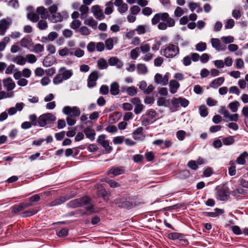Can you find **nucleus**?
Returning <instances> with one entry per match:
<instances>
[{
  "label": "nucleus",
  "instance_id": "1",
  "mask_svg": "<svg viewBox=\"0 0 248 248\" xmlns=\"http://www.w3.org/2000/svg\"><path fill=\"white\" fill-rule=\"evenodd\" d=\"M153 25L158 24L157 28L160 30H165L168 27H173L175 25V20L168 13L155 14L151 19Z\"/></svg>",
  "mask_w": 248,
  "mask_h": 248
},
{
  "label": "nucleus",
  "instance_id": "2",
  "mask_svg": "<svg viewBox=\"0 0 248 248\" xmlns=\"http://www.w3.org/2000/svg\"><path fill=\"white\" fill-rule=\"evenodd\" d=\"M160 52L167 58H173L179 54V48L177 45L169 44L162 46Z\"/></svg>",
  "mask_w": 248,
  "mask_h": 248
},
{
  "label": "nucleus",
  "instance_id": "3",
  "mask_svg": "<svg viewBox=\"0 0 248 248\" xmlns=\"http://www.w3.org/2000/svg\"><path fill=\"white\" fill-rule=\"evenodd\" d=\"M73 73L72 70H67L64 67L60 68L58 73L55 76L53 79L54 84L57 85L62 82L63 80L69 79L73 75Z\"/></svg>",
  "mask_w": 248,
  "mask_h": 248
},
{
  "label": "nucleus",
  "instance_id": "4",
  "mask_svg": "<svg viewBox=\"0 0 248 248\" xmlns=\"http://www.w3.org/2000/svg\"><path fill=\"white\" fill-rule=\"evenodd\" d=\"M69 205L73 208L84 206L87 210L89 211H92L93 209V205L90 202V199L88 197H84L74 200L70 202Z\"/></svg>",
  "mask_w": 248,
  "mask_h": 248
},
{
  "label": "nucleus",
  "instance_id": "5",
  "mask_svg": "<svg viewBox=\"0 0 248 248\" xmlns=\"http://www.w3.org/2000/svg\"><path fill=\"white\" fill-rule=\"evenodd\" d=\"M215 197L219 201H225L228 200L230 198V192L229 188L223 185L216 188Z\"/></svg>",
  "mask_w": 248,
  "mask_h": 248
},
{
  "label": "nucleus",
  "instance_id": "6",
  "mask_svg": "<svg viewBox=\"0 0 248 248\" xmlns=\"http://www.w3.org/2000/svg\"><path fill=\"white\" fill-rule=\"evenodd\" d=\"M56 120V117L51 113H46L39 117V126L44 127L47 124H52Z\"/></svg>",
  "mask_w": 248,
  "mask_h": 248
},
{
  "label": "nucleus",
  "instance_id": "7",
  "mask_svg": "<svg viewBox=\"0 0 248 248\" xmlns=\"http://www.w3.org/2000/svg\"><path fill=\"white\" fill-rule=\"evenodd\" d=\"M62 112L70 117H78L80 115V110L77 106H65L62 108Z\"/></svg>",
  "mask_w": 248,
  "mask_h": 248
},
{
  "label": "nucleus",
  "instance_id": "8",
  "mask_svg": "<svg viewBox=\"0 0 248 248\" xmlns=\"http://www.w3.org/2000/svg\"><path fill=\"white\" fill-rule=\"evenodd\" d=\"M170 74L169 72L166 73L164 76L161 74L157 73L155 76V82L163 86L167 85L169 83Z\"/></svg>",
  "mask_w": 248,
  "mask_h": 248
},
{
  "label": "nucleus",
  "instance_id": "9",
  "mask_svg": "<svg viewBox=\"0 0 248 248\" xmlns=\"http://www.w3.org/2000/svg\"><path fill=\"white\" fill-rule=\"evenodd\" d=\"M68 17V14L65 11L62 12H57L53 14L50 16V20L52 22H58L62 21L64 18H67Z\"/></svg>",
  "mask_w": 248,
  "mask_h": 248
},
{
  "label": "nucleus",
  "instance_id": "10",
  "mask_svg": "<svg viewBox=\"0 0 248 248\" xmlns=\"http://www.w3.org/2000/svg\"><path fill=\"white\" fill-rule=\"evenodd\" d=\"M130 102L135 106L134 110V113L137 115L140 114L144 108L140 99L138 97H134L130 100Z\"/></svg>",
  "mask_w": 248,
  "mask_h": 248
},
{
  "label": "nucleus",
  "instance_id": "11",
  "mask_svg": "<svg viewBox=\"0 0 248 248\" xmlns=\"http://www.w3.org/2000/svg\"><path fill=\"white\" fill-rule=\"evenodd\" d=\"M106 136L104 135H100L97 140L98 143L101 145L105 149L106 153H110L112 148L109 145V141L106 139Z\"/></svg>",
  "mask_w": 248,
  "mask_h": 248
},
{
  "label": "nucleus",
  "instance_id": "12",
  "mask_svg": "<svg viewBox=\"0 0 248 248\" xmlns=\"http://www.w3.org/2000/svg\"><path fill=\"white\" fill-rule=\"evenodd\" d=\"M92 11L96 19L102 20L105 17L103 10L98 5H94L92 7Z\"/></svg>",
  "mask_w": 248,
  "mask_h": 248
},
{
  "label": "nucleus",
  "instance_id": "13",
  "mask_svg": "<svg viewBox=\"0 0 248 248\" xmlns=\"http://www.w3.org/2000/svg\"><path fill=\"white\" fill-rule=\"evenodd\" d=\"M12 24V20L10 18H4L0 20V35H3L6 30L9 28Z\"/></svg>",
  "mask_w": 248,
  "mask_h": 248
},
{
  "label": "nucleus",
  "instance_id": "14",
  "mask_svg": "<svg viewBox=\"0 0 248 248\" xmlns=\"http://www.w3.org/2000/svg\"><path fill=\"white\" fill-rule=\"evenodd\" d=\"M31 206H32V204L31 202H23L19 204H16L11 207V212L15 214L18 213L23 210L24 209Z\"/></svg>",
  "mask_w": 248,
  "mask_h": 248
},
{
  "label": "nucleus",
  "instance_id": "15",
  "mask_svg": "<svg viewBox=\"0 0 248 248\" xmlns=\"http://www.w3.org/2000/svg\"><path fill=\"white\" fill-rule=\"evenodd\" d=\"M3 85L7 91L13 90L16 87V84L11 78H7L3 80Z\"/></svg>",
  "mask_w": 248,
  "mask_h": 248
},
{
  "label": "nucleus",
  "instance_id": "16",
  "mask_svg": "<svg viewBox=\"0 0 248 248\" xmlns=\"http://www.w3.org/2000/svg\"><path fill=\"white\" fill-rule=\"evenodd\" d=\"M98 78V72L94 71L92 72L89 76L88 78V86L92 88L96 85V81Z\"/></svg>",
  "mask_w": 248,
  "mask_h": 248
},
{
  "label": "nucleus",
  "instance_id": "17",
  "mask_svg": "<svg viewBox=\"0 0 248 248\" xmlns=\"http://www.w3.org/2000/svg\"><path fill=\"white\" fill-rule=\"evenodd\" d=\"M125 170L124 167H113L111 168L108 172V174H112L113 176H117L124 173Z\"/></svg>",
  "mask_w": 248,
  "mask_h": 248
},
{
  "label": "nucleus",
  "instance_id": "18",
  "mask_svg": "<svg viewBox=\"0 0 248 248\" xmlns=\"http://www.w3.org/2000/svg\"><path fill=\"white\" fill-rule=\"evenodd\" d=\"M180 86V84L177 80L174 79L170 80L169 84L170 93L172 94L176 93Z\"/></svg>",
  "mask_w": 248,
  "mask_h": 248
},
{
  "label": "nucleus",
  "instance_id": "19",
  "mask_svg": "<svg viewBox=\"0 0 248 248\" xmlns=\"http://www.w3.org/2000/svg\"><path fill=\"white\" fill-rule=\"evenodd\" d=\"M231 194L237 199H240L247 194V192L243 188L239 187L231 191Z\"/></svg>",
  "mask_w": 248,
  "mask_h": 248
},
{
  "label": "nucleus",
  "instance_id": "20",
  "mask_svg": "<svg viewBox=\"0 0 248 248\" xmlns=\"http://www.w3.org/2000/svg\"><path fill=\"white\" fill-rule=\"evenodd\" d=\"M108 63L110 66H115L117 68H121L123 66V62L116 57L110 58Z\"/></svg>",
  "mask_w": 248,
  "mask_h": 248
},
{
  "label": "nucleus",
  "instance_id": "21",
  "mask_svg": "<svg viewBox=\"0 0 248 248\" xmlns=\"http://www.w3.org/2000/svg\"><path fill=\"white\" fill-rule=\"evenodd\" d=\"M211 43L213 47L215 48L217 50L223 51L226 49L225 46H223L221 45V43L219 39L212 38Z\"/></svg>",
  "mask_w": 248,
  "mask_h": 248
},
{
  "label": "nucleus",
  "instance_id": "22",
  "mask_svg": "<svg viewBox=\"0 0 248 248\" xmlns=\"http://www.w3.org/2000/svg\"><path fill=\"white\" fill-rule=\"evenodd\" d=\"M224 77H219L212 80L209 84V87L214 89H217L221 86L224 82Z\"/></svg>",
  "mask_w": 248,
  "mask_h": 248
},
{
  "label": "nucleus",
  "instance_id": "23",
  "mask_svg": "<svg viewBox=\"0 0 248 248\" xmlns=\"http://www.w3.org/2000/svg\"><path fill=\"white\" fill-rule=\"evenodd\" d=\"M83 132L86 137L91 141H93L95 139L96 133L93 129L91 127H87L84 129Z\"/></svg>",
  "mask_w": 248,
  "mask_h": 248
},
{
  "label": "nucleus",
  "instance_id": "24",
  "mask_svg": "<svg viewBox=\"0 0 248 248\" xmlns=\"http://www.w3.org/2000/svg\"><path fill=\"white\" fill-rule=\"evenodd\" d=\"M133 137L136 140H142L144 136L143 134V128L139 127L133 133Z\"/></svg>",
  "mask_w": 248,
  "mask_h": 248
},
{
  "label": "nucleus",
  "instance_id": "25",
  "mask_svg": "<svg viewBox=\"0 0 248 248\" xmlns=\"http://www.w3.org/2000/svg\"><path fill=\"white\" fill-rule=\"evenodd\" d=\"M84 24L91 27L94 30L97 29V22L92 17L85 18Z\"/></svg>",
  "mask_w": 248,
  "mask_h": 248
},
{
  "label": "nucleus",
  "instance_id": "26",
  "mask_svg": "<svg viewBox=\"0 0 248 248\" xmlns=\"http://www.w3.org/2000/svg\"><path fill=\"white\" fill-rule=\"evenodd\" d=\"M248 157V153L245 151L241 154L237 158L236 162L239 165H245L246 163V158Z\"/></svg>",
  "mask_w": 248,
  "mask_h": 248
},
{
  "label": "nucleus",
  "instance_id": "27",
  "mask_svg": "<svg viewBox=\"0 0 248 248\" xmlns=\"http://www.w3.org/2000/svg\"><path fill=\"white\" fill-rule=\"evenodd\" d=\"M20 43L21 46L30 49L32 45V40L30 38L24 37L21 40Z\"/></svg>",
  "mask_w": 248,
  "mask_h": 248
},
{
  "label": "nucleus",
  "instance_id": "28",
  "mask_svg": "<svg viewBox=\"0 0 248 248\" xmlns=\"http://www.w3.org/2000/svg\"><path fill=\"white\" fill-rule=\"evenodd\" d=\"M36 13L38 16L40 15L42 19H46L48 15L46 9L43 6L38 7L36 9Z\"/></svg>",
  "mask_w": 248,
  "mask_h": 248
},
{
  "label": "nucleus",
  "instance_id": "29",
  "mask_svg": "<svg viewBox=\"0 0 248 248\" xmlns=\"http://www.w3.org/2000/svg\"><path fill=\"white\" fill-rule=\"evenodd\" d=\"M223 213L224 211L222 209L216 208L215 209V212H205L204 214L206 216L215 217H217L219 215L222 214Z\"/></svg>",
  "mask_w": 248,
  "mask_h": 248
},
{
  "label": "nucleus",
  "instance_id": "30",
  "mask_svg": "<svg viewBox=\"0 0 248 248\" xmlns=\"http://www.w3.org/2000/svg\"><path fill=\"white\" fill-rule=\"evenodd\" d=\"M79 11L81 13L80 18L81 19H85L87 16V14L89 12V8L85 5H82L79 7Z\"/></svg>",
  "mask_w": 248,
  "mask_h": 248
},
{
  "label": "nucleus",
  "instance_id": "31",
  "mask_svg": "<svg viewBox=\"0 0 248 248\" xmlns=\"http://www.w3.org/2000/svg\"><path fill=\"white\" fill-rule=\"evenodd\" d=\"M110 93L112 95H116L119 93V86L116 82L112 83L110 85Z\"/></svg>",
  "mask_w": 248,
  "mask_h": 248
},
{
  "label": "nucleus",
  "instance_id": "32",
  "mask_svg": "<svg viewBox=\"0 0 248 248\" xmlns=\"http://www.w3.org/2000/svg\"><path fill=\"white\" fill-rule=\"evenodd\" d=\"M171 103L172 106L170 108L171 111L174 112L176 111L180 106L178 98L173 97L171 100Z\"/></svg>",
  "mask_w": 248,
  "mask_h": 248
},
{
  "label": "nucleus",
  "instance_id": "33",
  "mask_svg": "<svg viewBox=\"0 0 248 248\" xmlns=\"http://www.w3.org/2000/svg\"><path fill=\"white\" fill-rule=\"evenodd\" d=\"M117 39L116 38H108L105 41V46H106L107 49H108V50H111L113 47L114 40H115V41H117Z\"/></svg>",
  "mask_w": 248,
  "mask_h": 248
},
{
  "label": "nucleus",
  "instance_id": "34",
  "mask_svg": "<svg viewBox=\"0 0 248 248\" xmlns=\"http://www.w3.org/2000/svg\"><path fill=\"white\" fill-rule=\"evenodd\" d=\"M156 103L158 106H164L165 107H168L170 103L169 99H166L163 97H159Z\"/></svg>",
  "mask_w": 248,
  "mask_h": 248
},
{
  "label": "nucleus",
  "instance_id": "35",
  "mask_svg": "<svg viewBox=\"0 0 248 248\" xmlns=\"http://www.w3.org/2000/svg\"><path fill=\"white\" fill-rule=\"evenodd\" d=\"M13 62L18 65H23L26 63V60L22 56L18 55L13 59Z\"/></svg>",
  "mask_w": 248,
  "mask_h": 248
},
{
  "label": "nucleus",
  "instance_id": "36",
  "mask_svg": "<svg viewBox=\"0 0 248 248\" xmlns=\"http://www.w3.org/2000/svg\"><path fill=\"white\" fill-rule=\"evenodd\" d=\"M113 3L112 1H109L106 3V8L105 13L106 15H110L113 12Z\"/></svg>",
  "mask_w": 248,
  "mask_h": 248
},
{
  "label": "nucleus",
  "instance_id": "37",
  "mask_svg": "<svg viewBox=\"0 0 248 248\" xmlns=\"http://www.w3.org/2000/svg\"><path fill=\"white\" fill-rule=\"evenodd\" d=\"M239 106L240 103L239 102L235 101L230 103L228 105V107L232 112H236L237 111Z\"/></svg>",
  "mask_w": 248,
  "mask_h": 248
},
{
  "label": "nucleus",
  "instance_id": "38",
  "mask_svg": "<svg viewBox=\"0 0 248 248\" xmlns=\"http://www.w3.org/2000/svg\"><path fill=\"white\" fill-rule=\"evenodd\" d=\"M222 142L224 145H230L232 144L234 142V139L233 136H228L222 138Z\"/></svg>",
  "mask_w": 248,
  "mask_h": 248
},
{
  "label": "nucleus",
  "instance_id": "39",
  "mask_svg": "<svg viewBox=\"0 0 248 248\" xmlns=\"http://www.w3.org/2000/svg\"><path fill=\"white\" fill-rule=\"evenodd\" d=\"M125 89L127 93L130 96H134L137 93V89L134 86H131L127 88H123Z\"/></svg>",
  "mask_w": 248,
  "mask_h": 248
},
{
  "label": "nucleus",
  "instance_id": "40",
  "mask_svg": "<svg viewBox=\"0 0 248 248\" xmlns=\"http://www.w3.org/2000/svg\"><path fill=\"white\" fill-rule=\"evenodd\" d=\"M44 50V47L42 45L40 44H37L34 45L32 47V49L31 50V51H32L35 53H39L42 52Z\"/></svg>",
  "mask_w": 248,
  "mask_h": 248
},
{
  "label": "nucleus",
  "instance_id": "41",
  "mask_svg": "<svg viewBox=\"0 0 248 248\" xmlns=\"http://www.w3.org/2000/svg\"><path fill=\"white\" fill-rule=\"evenodd\" d=\"M137 71L139 74H145L147 72V68L144 64H138L137 65Z\"/></svg>",
  "mask_w": 248,
  "mask_h": 248
},
{
  "label": "nucleus",
  "instance_id": "42",
  "mask_svg": "<svg viewBox=\"0 0 248 248\" xmlns=\"http://www.w3.org/2000/svg\"><path fill=\"white\" fill-rule=\"evenodd\" d=\"M243 13L241 10L235 9L232 11V16L235 19L237 20L241 18Z\"/></svg>",
  "mask_w": 248,
  "mask_h": 248
},
{
  "label": "nucleus",
  "instance_id": "43",
  "mask_svg": "<svg viewBox=\"0 0 248 248\" xmlns=\"http://www.w3.org/2000/svg\"><path fill=\"white\" fill-rule=\"evenodd\" d=\"M27 17L29 19L33 22H36L39 19V16L36 12L35 13H30L28 14Z\"/></svg>",
  "mask_w": 248,
  "mask_h": 248
},
{
  "label": "nucleus",
  "instance_id": "44",
  "mask_svg": "<svg viewBox=\"0 0 248 248\" xmlns=\"http://www.w3.org/2000/svg\"><path fill=\"white\" fill-rule=\"evenodd\" d=\"M78 31L79 33L84 36H88L91 33V30L86 26H82L79 30Z\"/></svg>",
  "mask_w": 248,
  "mask_h": 248
},
{
  "label": "nucleus",
  "instance_id": "45",
  "mask_svg": "<svg viewBox=\"0 0 248 248\" xmlns=\"http://www.w3.org/2000/svg\"><path fill=\"white\" fill-rule=\"evenodd\" d=\"M199 110L200 115L202 117H205L208 115V112L207 108L205 105H202L199 107Z\"/></svg>",
  "mask_w": 248,
  "mask_h": 248
},
{
  "label": "nucleus",
  "instance_id": "46",
  "mask_svg": "<svg viewBox=\"0 0 248 248\" xmlns=\"http://www.w3.org/2000/svg\"><path fill=\"white\" fill-rule=\"evenodd\" d=\"M195 47L197 51L202 52L206 50L207 46L205 43L201 42L198 43Z\"/></svg>",
  "mask_w": 248,
  "mask_h": 248
},
{
  "label": "nucleus",
  "instance_id": "47",
  "mask_svg": "<svg viewBox=\"0 0 248 248\" xmlns=\"http://www.w3.org/2000/svg\"><path fill=\"white\" fill-rule=\"evenodd\" d=\"M140 48L137 47L130 51V57L133 60H136L139 56Z\"/></svg>",
  "mask_w": 248,
  "mask_h": 248
},
{
  "label": "nucleus",
  "instance_id": "48",
  "mask_svg": "<svg viewBox=\"0 0 248 248\" xmlns=\"http://www.w3.org/2000/svg\"><path fill=\"white\" fill-rule=\"evenodd\" d=\"M10 41L9 37H5L3 38L2 41L0 42V51H3L6 46L7 44H8Z\"/></svg>",
  "mask_w": 248,
  "mask_h": 248
},
{
  "label": "nucleus",
  "instance_id": "49",
  "mask_svg": "<svg viewBox=\"0 0 248 248\" xmlns=\"http://www.w3.org/2000/svg\"><path fill=\"white\" fill-rule=\"evenodd\" d=\"M139 48L143 53H146L150 51V46L147 43H142L141 44Z\"/></svg>",
  "mask_w": 248,
  "mask_h": 248
},
{
  "label": "nucleus",
  "instance_id": "50",
  "mask_svg": "<svg viewBox=\"0 0 248 248\" xmlns=\"http://www.w3.org/2000/svg\"><path fill=\"white\" fill-rule=\"evenodd\" d=\"M98 68L100 69H106L108 67V63L104 59H100L97 62Z\"/></svg>",
  "mask_w": 248,
  "mask_h": 248
},
{
  "label": "nucleus",
  "instance_id": "51",
  "mask_svg": "<svg viewBox=\"0 0 248 248\" xmlns=\"http://www.w3.org/2000/svg\"><path fill=\"white\" fill-rule=\"evenodd\" d=\"M98 194L101 196L105 201L109 199V194L104 188H101Z\"/></svg>",
  "mask_w": 248,
  "mask_h": 248
},
{
  "label": "nucleus",
  "instance_id": "52",
  "mask_svg": "<svg viewBox=\"0 0 248 248\" xmlns=\"http://www.w3.org/2000/svg\"><path fill=\"white\" fill-rule=\"evenodd\" d=\"M81 24V22L79 20L75 19L72 22V23L71 24V27L73 29L75 30H77L78 29L79 30Z\"/></svg>",
  "mask_w": 248,
  "mask_h": 248
},
{
  "label": "nucleus",
  "instance_id": "53",
  "mask_svg": "<svg viewBox=\"0 0 248 248\" xmlns=\"http://www.w3.org/2000/svg\"><path fill=\"white\" fill-rule=\"evenodd\" d=\"M26 62H28L31 63H33L37 61V58L36 56L31 54H28L26 56Z\"/></svg>",
  "mask_w": 248,
  "mask_h": 248
},
{
  "label": "nucleus",
  "instance_id": "54",
  "mask_svg": "<svg viewBox=\"0 0 248 248\" xmlns=\"http://www.w3.org/2000/svg\"><path fill=\"white\" fill-rule=\"evenodd\" d=\"M221 40L226 44L233 43L234 38L232 36H223L221 38Z\"/></svg>",
  "mask_w": 248,
  "mask_h": 248
},
{
  "label": "nucleus",
  "instance_id": "55",
  "mask_svg": "<svg viewBox=\"0 0 248 248\" xmlns=\"http://www.w3.org/2000/svg\"><path fill=\"white\" fill-rule=\"evenodd\" d=\"M29 119L31 121V124L32 125L36 126L39 125V118L37 120V117L35 114L30 115Z\"/></svg>",
  "mask_w": 248,
  "mask_h": 248
},
{
  "label": "nucleus",
  "instance_id": "56",
  "mask_svg": "<svg viewBox=\"0 0 248 248\" xmlns=\"http://www.w3.org/2000/svg\"><path fill=\"white\" fill-rule=\"evenodd\" d=\"M234 21L233 19H229L226 21L225 24V28L226 29H232L234 27Z\"/></svg>",
  "mask_w": 248,
  "mask_h": 248
},
{
  "label": "nucleus",
  "instance_id": "57",
  "mask_svg": "<svg viewBox=\"0 0 248 248\" xmlns=\"http://www.w3.org/2000/svg\"><path fill=\"white\" fill-rule=\"evenodd\" d=\"M118 7V12L122 14L125 13L128 9V5L125 3H123Z\"/></svg>",
  "mask_w": 248,
  "mask_h": 248
},
{
  "label": "nucleus",
  "instance_id": "58",
  "mask_svg": "<svg viewBox=\"0 0 248 248\" xmlns=\"http://www.w3.org/2000/svg\"><path fill=\"white\" fill-rule=\"evenodd\" d=\"M186 133L184 130H179L176 133V137L180 140H183L185 138Z\"/></svg>",
  "mask_w": 248,
  "mask_h": 248
},
{
  "label": "nucleus",
  "instance_id": "59",
  "mask_svg": "<svg viewBox=\"0 0 248 248\" xmlns=\"http://www.w3.org/2000/svg\"><path fill=\"white\" fill-rule=\"evenodd\" d=\"M96 43L90 42L87 46V50L90 52H93L96 50Z\"/></svg>",
  "mask_w": 248,
  "mask_h": 248
},
{
  "label": "nucleus",
  "instance_id": "60",
  "mask_svg": "<svg viewBox=\"0 0 248 248\" xmlns=\"http://www.w3.org/2000/svg\"><path fill=\"white\" fill-rule=\"evenodd\" d=\"M58 5L59 4H53L52 5L48 7V10L51 15L57 12Z\"/></svg>",
  "mask_w": 248,
  "mask_h": 248
},
{
  "label": "nucleus",
  "instance_id": "61",
  "mask_svg": "<svg viewBox=\"0 0 248 248\" xmlns=\"http://www.w3.org/2000/svg\"><path fill=\"white\" fill-rule=\"evenodd\" d=\"M179 105L185 108L187 107L189 104V101L185 98H183L181 97H178Z\"/></svg>",
  "mask_w": 248,
  "mask_h": 248
},
{
  "label": "nucleus",
  "instance_id": "62",
  "mask_svg": "<svg viewBox=\"0 0 248 248\" xmlns=\"http://www.w3.org/2000/svg\"><path fill=\"white\" fill-rule=\"evenodd\" d=\"M235 66L237 69H242L244 67V62L241 58L235 60Z\"/></svg>",
  "mask_w": 248,
  "mask_h": 248
},
{
  "label": "nucleus",
  "instance_id": "63",
  "mask_svg": "<svg viewBox=\"0 0 248 248\" xmlns=\"http://www.w3.org/2000/svg\"><path fill=\"white\" fill-rule=\"evenodd\" d=\"M135 31L137 32L138 34H143L146 32L145 26L144 25H139L137 26Z\"/></svg>",
  "mask_w": 248,
  "mask_h": 248
},
{
  "label": "nucleus",
  "instance_id": "64",
  "mask_svg": "<svg viewBox=\"0 0 248 248\" xmlns=\"http://www.w3.org/2000/svg\"><path fill=\"white\" fill-rule=\"evenodd\" d=\"M38 27L40 30H46L47 27V23L45 20H41L38 23Z\"/></svg>",
  "mask_w": 248,
  "mask_h": 248
}]
</instances>
